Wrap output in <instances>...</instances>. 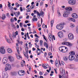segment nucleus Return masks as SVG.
Here are the masks:
<instances>
[{"mask_svg":"<svg viewBox=\"0 0 78 78\" xmlns=\"http://www.w3.org/2000/svg\"><path fill=\"white\" fill-rule=\"evenodd\" d=\"M59 50L61 52L63 53H66L68 51V49L65 46H62V48L60 47L59 48Z\"/></svg>","mask_w":78,"mask_h":78,"instance_id":"1","label":"nucleus"},{"mask_svg":"<svg viewBox=\"0 0 78 78\" xmlns=\"http://www.w3.org/2000/svg\"><path fill=\"white\" fill-rule=\"evenodd\" d=\"M64 25H65V24L64 23H60L59 24L57 25L56 26V28L57 29H58V30H61L62 29Z\"/></svg>","mask_w":78,"mask_h":78,"instance_id":"2","label":"nucleus"},{"mask_svg":"<svg viewBox=\"0 0 78 78\" xmlns=\"http://www.w3.org/2000/svg\"><path fill=\"white\" fill-rule=\"evenodd\" d=\"M6 67L5 68V71L7 70H10L11 69V66L9 64H6Z\"/></svg>","mask_w":78,"mask_h":78,"instance_id":"3","label":"nucleus"},{"mask_svg":"<svg viewBox=\"0 0 78 78\" xmlns=\"http://www.w3.org/2000/svg\"><path fill=\"white\" fill-rule=\"evenodd\" d=\"M62 45H66L69 47H72L73 45V44L69 42H63L62 43Z\"/></svg>","mask_w":78,"mask_h":78,"instance_id":"4","label":"nucleus"},{"mask_svg":"<svg viewBox=\"0 0 78 78\" xmlns=\"http://www.w3.org/2000/svg\"><path fill=\"white\" fill-rule=\"evenodd\" d=\"M70 11H66V12H64V13L63 14V17H68L69 16L68 15H69V14H70Z\"/></svg>","mask_w":78,"mask_h":78,"instance_id":"5","label":"nucleus"},{"mask_svg":"<svg viewBox=\"0 0 78 78\" xmlns=\"http://www.w3.org/2000/svg\"><path fill=\"white\" fill-rule=\"evenodd\" d=\"M2 78H7L8 77V73L5 71H3L2 73Z\"/></svg>","mask_w":78,"mask_h":78,"instance_id":"6","label":"nucleus"},{"mask_svg":"<svg viewBox=\"0 0 78 78\" xmlns=\"http://www.w3.org/2000/svg\"><path fill=\"white\" fill-rule=\"evenodd\" d=\"M69 0L68 2V3H69V4H70V5H75V4H76V0Z\"/></svg>","mask_w":78,"mask_h":78,"instance_id":"7","label":"nucleus"},{"mask_svg":"<svg viewBox=\"0 0 78 78\" xmlns=\"http://www.w3.org/2000/svg\"><path fill=\"white\" fill-rule=\"evenodd\" d=\"M0 52L1 54H5V49L4 48V47H1L0 48Z\"/></svg>","mask_w":78,"mask_h":78,"instance_id":"8","label":"nucleus"},{"mask_svg":"<svg viewBox=\"0 0 78 78\" xmlns=\"http://www.w3.org/2000/svg\"><path fill=\"white\" fill-rule=\"evenodd\" d=\"M68 37L70 40H73L74 39V36L72 34H69L68 35Z\"/></svg>","mask_w":78,"mask_h":78,"instance_id":"9","label":"nucleus"},{"mask_svg":"<svg viewBox=\"0 0 78 78\" xmlns=\"http://www.w3.org/2000/svg\"><path fill=\"white\" fill-rule=\"evenodd\" d=\"M8 62V58L6 57H4L2 59V62L3 64H5Z\"/></svg>","mask_w":78,"mask_h":78,"instance_id":"10","label":"nucleus"},{"mask_svg":"<svg viewBox=\"0 0 78 78\" xmlns=\"http://www.w3.org/2000/svg\"><path fill=\"white\" fill-rule=\"evenodd\" d=\"M68 58L69 61H73L75 59V56L72 55H70L69 56Z\"/></svg>","mask_w":78,"mask_h":78,"instance_id":"11","label":"nucleus"},{"mask_svg":"<svg viewBox=\"0 0 78 78\" xmlns=\"http://www.w3.org/2000/svg\"><path fill=\"white\" fill-rule=\"evenodd\" d=\"M8 58L10 62H12V61H14V58H13V57L11 56H9Z\"/></svg>","mask_w":78,"mask_h":78,"instance_id":"12","label":"nucleus"},{"mask_svg":"<svg viewBox=\"0 0 78 78\" xmlns=\"http://www.w3.org/2000/svg\"><path fill=\"white\" fill-rule=\"evenodd\" d=\"M58 36L60 37V38H62L63 36V33L62 32H59L58 34Z\"/></svg>","mask_w":78,"mask_h":78,"instance_id":"13","label":"nucleus"},{"mask_svg":"<svg viewBox=\"0 0 78 78\" xmlns=\"http://www.w3.org/2000/svg\"><path fill=\"white\" fill-rule=\"evenodd\" d=\"M5 37L6 42H7L8 43H9V44L11 43V41H10V40L8 38V37L7 36H5Z\"/></svg>","mask_w":78,"mask_h":78,"instance_id":"14","label":"nucleus"},{"mask_svg":"<svg viewBox=\"0 0 78 78\" xmlns=\"http://www.w3.org/2000/svg\"><path fill=\"white\" fill-rule=\"evenodd\" d=\"M72 16L74 19H77L78 17V15L76 13H73L72 14Z\"/></svg>","mask_w":78,"mask_h":78,"instance_id":"15","label":"nucleus"},{"mask_svg":"<svg viewBox=\"0 0 78 78\" xmlns=\"http://www.w3.org/2000/svg\"><path fill=\"white\" fill-rule=\"evenodd\" d=\"M68 67L69 69H74L75 67V66L73 65H71L70 64L68 65Z\"/></svg>","mask_w":78,"mask_h":78,"instance_id":"16","label":"nucleus"},{"mask_svg":"<svg viewBox=\"0 0 78 78\" xmlns=\"http://www.w3.org/2000/svg\"><path fill=\"white\" fill-rule=\"evenodd\" d=\"M25 73V71H23V70H20L18 72V73L19 74V75H20V76H22V75H23V74H22V73Z\"/></svg>","mask_w":78,"mask_h":78,"instance_id":"17","label":"nucleus"},{"mask_svg":"<svg viewBox=\"0 0 78 78\" xmlns=\"http://www.w3.org/2000/svg\"><path fill=\"white\" fill-rule=\"evenodd\" d=\"M66 10L69 11H72V8L70 7H67L66 8Z\"/></svg>","mask_w":78,"mask_h":78,"instance_id":"18","label":"nucleus"},{"mask_svg":"<svg viewBox=\"0 0 78 78\" xmlns=\"http://www.w3.org/2000/svg\"><path fill=\"white\" fill-rule=\"evenodd\" d=\"M60 71L61 73H62L63 75H66V72H65V70H62V68H60Z\"/></svg>","mask_w":78,"mask_h":78,"instance_id":"19","label":"nucleus"},{"mask_svg":"<svg viewBox=\"0 0 78 78\" xmlns=\"http://www.w3.org/2000/svg\"><path fill=\"white\" fill-rule=\"evenodd\" d=\"M12 35L13 36L12 37L13 38H16V36H17V35H18V31H16L15 33V34H13Z\"/></svg>","mask_w":78,"mask_h":78,"instance_id":"20","label":"nucleus"},{"mask_svg":"<svg viewBox=\"0 0 78 78\" xmlns=\"http://www.w3.org/2000/svg\"><path fill=\"white\" fill-rule=\"evenodd\" d=\"M10 75H11L12 76H16L17 75V72L15 71L11 72Z\"/></svg>","mask_w":78,"mask_h":78,"instance_id":"21","label":"nucleus"},{"mask_svg":"<svg viewBox=\"0 0 78 78\" xmlns=\"http://www.w3.org/2000/svg\"><path fill=\"white\" fill-rule=\"evenodd\" d=\"M37 55H41V50L39 49V48H37Z\"/></svg>","mask_w":78,"mask_h":78,"instance_id":"22","label":"nucleus"},{"mask_svg":"<svg viewBox=\"0 0 78 78\" xmlns=\"http://www.w3.org/2000/svg\"><path fill=\"white\" fill-rule=\"evenodd\" d=\"M48 64H42V66L43 67H44V69H47V66H48Z\"/></svg>","mask_w":78,"mask_h":78,"instance_id":"23","label":"nucleus"},{"mask_svg":"<svg viewBox=\"0 0 78 78\" xmlns=\"http://www.w3.org/2000/svg\"><path fill=\"white\" fill-rule=\"evenodd\" d=\"M14 14H15L16 17H18V16H19V15H20V12H14Z\"/></svg>","mask_w":78,"mask_h":78,"instance_id":"24","label":"nucleus"},{"mask_svg":"<svg viewBox=\"0 0 78 78\" xmlns=\"http://www.w3.org/2000/svg\"><path fill=\"white\" fill-rule=\"evenodd\" d=\"M7 52L9 53H11L12 52V49L10 48H8L7 49Z\"/></svg>","mask_w":78,"mask_h":78,"instance_id":"25","label":"nucleus"},{"mask_svg":"<svg viewBox=\"0 0 78 78\" xmlns=\"http://www.w3.org/2000/svg\"><path fill=\"white\" fill-rule=\"evenodd\" d=\"M55 66L57 67H59V64H58V60H56L55 62Z\"/></svg>","mask_w":78,"mask_h":78,"instance_id":"26","label":"nucleus"},{"mask_svg":"<svg viewBox=\"0 0 78 78\" xmlns=\"http://www.w3.org/2000/svg\"><path fill=\"white\" fill-rule=\"evenodd\" d=\"M69 19L70 21H72V22H75V20L74 19L72 18H69Z\"/></svg>","mask_w":78,"mask_h":78,"instance_id":"27","label":"nucleus"},{"mask_svg":"<svg viewBox=\"0 0 78 78\" xmlns=\"http://www.w3.org/2000/svg\"><path fill=\"white\" fill-rule=\"evenodd\" d=\"M31 11V9L30 8H28L26 10V12H30Z\"/></svg>","mask_w":78,"mask_h":78,"instance_id":"28","label":"nucleus"},{"mask_svg":"<svg viewBox=\"0 0 78 78\" xmlns=\"http://www.w3.org/2000/svg\"><path fill=\"white\" fill-rule=\"evenodd\" d=\"M44 46H45V47H46V48H48V44H47V43L45 42L44 43Z\"/></svg>","mask_w":78,"mask_h":78,"instance_id":"29","label":"nucleus"},{"mask_svg":"<svg viewBox=\"0 0 78 78\" xmlns=\"http://www.w3.org/2000/svg\"><path fill=\"white\" fill-rule=\"evenodd\" d=\"M54 23V20H52L51 22V27H53V25Z\"/></svg>","mask_w":78,"mask_h":78,"instance_id":"30","label":"nucleus"},{"mask_svg":"<svg viewBox=\"0 0 78 78\" xmlns=\"http://www.w3.org/2000/svg\"><path fill=\"white\" fill-rule=\"evenodd\" d=\"M44 12H42V11H41V14H40V15L41 16V17H44Z\"/></svg>","mask_w":78,"mask_h":78,"instance_id":"31","label":"nucleus"},{"mask_svg":"<svg viewBox=\"0 0 78 78\" xmlns=\"http://www.w3.org/2000/svg\"><path fill=\"white\" fill-rule=\"evenodd\" d=\"M8 8H9V9L11 11H12V10H14V8H13V7L12 6H10Z\"/></svg>","mask_w":78,"mask_h":78,"instance_id":"32","label":"nucleus"},{"mask_svg":"<svg viewBox=\"0 0 78 78\" xmlns=\"http://www.w3.org/2000/svg\"><path fill=\"white\" fill-rule=\"evenodd\" d=\"M57 13L59 17H60L61 16V13L59 12V10H57Z\"/></svg>","mask_w":78,"mask_h":78,"instance_id":"33","label":"nucleus"},{"mask_svg":"<svg viewBox=\"0 0 78 78\" xmlns=\"http://www.w3.org/2000/svg\"><path fill=\"white\" fill-rule=\"evenodd\" d=\"M16 56L17 59H19L20 58H22V56L20 55H19L18 56L16 55Z\"/></svg>","mask_w":78,"mask_h":78,"instance_id":"34","label":"nucleus"},{"mask_svg":"<svg viewBox=\"0 0 78 78\" xmlns=\"http://www.w3.org/2000/svg\"><path fill=\"white\" fill-rule=\"evenodd\" d=\"M16 50H17V52L18 55H20V53L19 52V47L17 46L16 47Z\"/></svg>","mask_w":78,"mask_h":78,"instance_id":"35","label":"nucleus"},{"mask_svg":"<svg viewBox=\"0 0 78 78\" xmlns=\"http://www.w3.org/2000/svg\"><path fill=\"white\" fill-rule=\"evenodd\" d=\"M63 59L64 61H66L67 60V59H68V58L67 57L65 56L63 57Z\"/></svg>","mask_w":78,"mask_h":78,"instance_id":"36","label":"nucleus"},{"mask_svg":"<svg viewBox=\"0 0 78 78\" xmlns=\"http://www.w3.org/2000/svg\"><path fill=\"white\" fill-rule=\"evenodd\" d=\"M15 5L16 8H19V4L17 2L15 3Z\"/></svg>","mask_w":78,"mask_h":78,"instance_id":"37","label":"nucleus"},{"mask_svg":"<svg viewBox=\"0 0 78 78\" xmlns=\"http://www.w3.org/2000/svg\"><path fill=\"white\" fill-rule=\"evenodd\" d=\"M5 15H4V14H3L2 16V20H5Z\"/></svg>","mask_w":78,"mask_h":78,"instance_id":"38","label":"nucleus"},{"mask_svg":"<svg viewBox=\"0 0 78 78\" xmlns=\"http://www.w3.org/2000/svg\"><path fill=\"white\" fill-rule=\"evenodd\" d=\"M44 5V2L43 1H41V2L40 3V6H42Z\"/></svg>","mask_w":78,"mask_h":78,"instance_id":"39","label":"nucleus"},{"mask_svg":"<svg viewBox=\"0 0 78 78\" xmlns=\"http://www.w3.org/2000/svg\"><path fill=\"white\" fill-rule=\"evenodd\" d=\"M8 7H10V6H11V3L9 2L8 1Z\"/></svg>","mask_w":78,"mask_h":78,"instance_id":"40","label":"nucleus"},{"mask_svg":"<svg viewBox=\"0 0 78 78\" xmlns=\"http://www.w3.org/2000/svg\"><path fill=\"white\" fill-rule=\"evenodd\" d=\"M32 20L34 21H37V18H33L32 19Z\"/></svg>","mask_w":78,"mask_h":78,"instance_id":"41","label":"nucleus"},{"mask_svg":"<svg viewBox=\"0 0 78 78\" xmlns=\"http://www.w3.org/2000/svg\"><path fill=\"white\" fill-rule=\"evenodd\" d=\"M42 43H43V41L42 40H40V44L41 45H42Z\"/></svg>","mask_w":78,"mask_h":78,"instance_id":"42","label":"nucleus"},{"mask_svg":"<svg viewBox=\"0 0 78 78\" xmlns=\"http://www.w3.org/2000/svg\"><path fill=\"white\" fill-rule=\"evenodd\" d=\"M17 42H18L19 44H21V45H22V44H23V42L22 41H20L19 40H17Z\"/></svg>","mask_w":78,"mask_h":78,"instance_id":"43","label":"nucleus"},{"mask_svg":"<svg viewBox=\"0 0 78 78\" xmlns=\"http://www.w3.org/2000/svg\"><path fill=\"white\" fill-rule=\"evenodd\" d=\"M70 54H71V55H75V52L73 51L71 52Z\"/></svg>","mask_w":78,"mask_h":78,"instance_id":"44","label":"nucleus"},{"mask_svg":"<svg viewBox=\"0 0 78 78\" xmlns=\"http://www.w3.org/2000/svg\"><path fill=\"white\" fill-rule=\"evenodd\" d=\"M24 55L26 58H27V59H28V54H24Z\"/></svg>","mask_w":78,"mask_h":78,"instance_id":"45","label":"nucleus"},{"mask_svg":"<svg viewBox=\"0 0 78 78\" xmlns=\"http://www.w3.org/2000/svg\"><path fill=\"white\" fill-rule=\"evenodd\" d=\"M35 42H39V39L37 38H36L35 39Z\"/></svg>","mask_w":78,"mask_h":78,"instance_id":"46","label":"nucleus"},{"mask_svg":"<svg viewBox=\"0 0 78 78\" xmlns=\"http://www.w3.org/2000/svg\"><path fill=\"white\" fill-rule=\"evenodd\" d=\"M76 31L77 33H78V26H77L76 28Z\"/></svg>","mask_w":78,"mask_h":78,"instance_id":"47","label":"nucleus"},{"mask_svg":"<svg viewBox=\"0 0 78 78\" xmlns=\"http://www.w3.org/2000/svg\"><path fill=\"white\" fill-rule=\"evenodd\" d=\"M37 14L38 15V16H41V14L39 13V12H37Z\"/></svg>","mask_w":78,"mask_h":78,"instance_id":"48","label":"nucleus"},{"mask_svg":"<svg viewBox=\"0 0 78 78\" xmlns=\"http://www.w3.org/2000/svg\"><path fill=\"white\" fill-rule=\"evenodd\" d=\"M53 39L54 40H55V36L54 35H53L52 37V41H53Z\"/></svg>","mask_w":78,"mask_h":78,"instance_id":"49","label":"nucleus"},{"mask_svg":"<svg viewBox=\"0 0 78 78\" xmlns=\"http://www.w3.org/2000/svg\"><path fill=\"white\" fill-rule=\"evenodd\" d=\"M34 8V5H32L30 6L31 9H33V8Z\"/></svg>","mask_w":78,"mask_h":78,"instance_id":"50","label":"nucleus"},{"mask_svg":"<svg viewBox=\"0 0 78 78\" xmlns=\"http://www.w3.org/2000/svg\"><path fill=\"white\" fill-rule=\"evenodd\" d=\"M10 20L11 22H14V19L11 18V19Z\"/></svg>","mask_w":78,"mask_h":78,"instance_id":"51","label":"nucleus"},{"mask_svg":"<svg viewBox=\"0 0 78 78\" xmlns=\"http://www.w3.org/2000/svg\"><path fill=\"white\" fill-rule=\"evenodd\" d=\"M20 9L21 12L23 11V9H22V7H20Z\"/></svg>","mask_w":78,"mask_h":78,"instance_id":"52","label":"nucleus"},{"mask_svg":"<svg viewBox=\"0 0 78 78\" xmlns=\"http://www.w3.org/2000/svg\"><path fill=\"white\" fill-rule=\"evenodd\" d=\"M21 66L22 67H23V66L24 65V63H23V62H21Z\"/></svg>","mask_w":78,"mask_h":78,"instance_id":"53","label":"nucleus"},{"mask_svg":"<svg viewBox=\"0 0 78 78\" xmlns=\"http://www.w3.org/2000/svg\"><path fill=\"white\" fill-rule=\"evenodd\" d=\"M74 61H75V62H78V58H75L74 60Z\"/></svg>","mask_w":78,"mask_h":78,"instance_id":"54","label":"nucleus"},{"mask_svg":"<svg viewBox=\"0 0 78 78\" xmlns=\"http://www.w3.org/2000/svg\"><path fill=\"white\" fill-rule=\"evenodd\" d=\"M43 38L44 39H45V40L46 41V42H47V39H46V38H45V36L44 35H43Z\"/></svg>","mask_w":78,"mask_h":78,"instance_id":"55","label":"nucleus"},{"mask_svg":"<svg viewBox=\"0 0 78 78\" xmlns=\"http://www.w3.org/2000/svg\"><path fill=\"white\" fill-rule=\"evenodd\" d=\"M35 37H37V38H39V37L36 34H35L34 35Z\"/></svg>","mask_w":78,"mask_h":78,"instance_id":"56","label":"nucleus"},{"mask_svg":"<svg viewBox=\"0 0 78 78\" xmlns=\"http://www.w3.org/2000/svg\"><path fill=\"white\" fill-rule=\"evenodd\" d=\"M50 62H51V64H53V62H54V61H53L52 59H51L50 60Z\"/></svg>","mask_w":78,"mask_h":78,"instance_id":"57","label":"nucleus"},{"mask_svg":"<svg viewBox=\"0 0 78 78\" xmlns=\"http://www.w3.org/2000/svg\"><path fill=\"white\" fill-rule=\"evenodd\" d=\"M75 27V25L73 24H71V27L73 28V27Z\"/></svg>","mask_w":78,"mask_h":78,"instance_id":"58","label":"nucleus"},{"mask_svg":"<svg viewBox=\"0 0 78 78\" xmlns=\"http://www.w3.org/2000/svg\"><path fill=\"white\" fill-rule=\"evenodd\" d=\"M48 39L50 41H51V37H48Z\"/></svg>","mask_w":78,"mask_h":78,"instance_id":"59","label":"nucleus"},{"mask_svg":"<svg viewBox=\"0 0 78 78\" xmlns=\"http://www.w3.org/2000/svg\"><path fill=\"white\" fill-rule=\"evenodd\" d=\"M20 26L21 27H22V23H20Z\"/></svg>","mask_w":78,"mask_h":78,"instance_id":"60","label":"nucleus"},{"mask_svg":"<svg viewBox=\"0 0 78 78\" xmlns=\"http://www.w3.org/2000/svg\"><path fill=\"white\" fill-rule=\"evenodd\" d=\"M61 64H62L63 66L64 65V62L63 61H61Z\"/></svg>","mask_w":78,"mask_h":78,"instance_id":"61","label":"nucleus"},{"mask_svg":"<svg viewBox=\"0 0 78 78\" xmlns=\"http://www.w3.org/2000/svg\"><path fill=\"white\" fill-rule=\"evenodd\" d=\"M59 78H63L62 76H61V75H59Z\"/></svg>","mask_w":78,"mask_h":78,"instance_id":"62","label":"nucleus"},{"mask_svg":"<svg viewBox=\"0 0 78 78\" xmlns=\"http://www.w3.org/2000/svg\"><path fill=\"white\" fill-rule=\"evenodd\" d=\"M39 74L40 75H42V72L40 71L39 73Z\"/></svg>","mask_w":78,"mask_h":78,"instance_id":"63","label":"nucleus"},{"mask_svg":"<svg viewBox=\"0 0 78 78\" xmlns=\"http://www.w3.org/2000/svg\"><path fill=\"white\" fill-rule=\"evenodd\" d=\"M51 55H52L51 53V52H49V53H48V55H49V56H51Z\"/></svg>","mask_w":78,"mask_h":78,"instance_id":"64","label":"nucleus"}]
</instances>
